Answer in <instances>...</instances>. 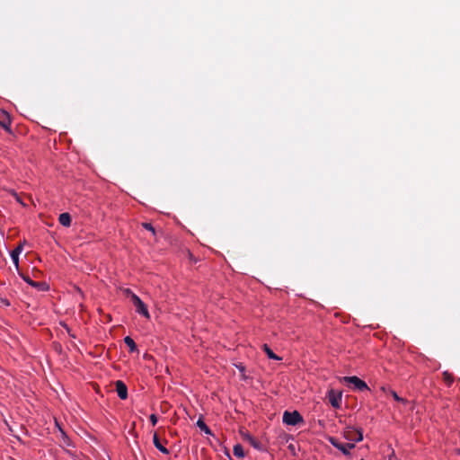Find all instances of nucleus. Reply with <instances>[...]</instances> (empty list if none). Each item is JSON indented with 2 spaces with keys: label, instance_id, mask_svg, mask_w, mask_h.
Instances as JSON below:
<instances>
[{
  "label": "nucleus",
  "instance_id": "2eb2a0df",
  "mask_svg": "<svg viewBox=\"0 0 460 460\" xmlns=\"http://www.w3.org/2000/svg\"><path fill=\"white\" fill-rule=\"evenodd\" d=\"M124 342L129 348L130 352H134V351L137 350V345L131 337H129V336L125 337Z\"/></svg>",
  "mask_w": 460,
  "mask_h": 460
},
{
  "label": "nucleus",
  "instance_id": "20e7f679",
  "mask_svg": "<svg viewBox=\"0 0 460 460\" xmlns=\"http://www.w3.org/2000/svg\"><path fill=\"white\" fill-rule=\"evenodd\" d=\"M343 382L347 385H353L354 388L358 391L368 390V386L363 380L358 376H344Z\"/></svg>",
  "mask_w": 460,
  "mask_h": 460
},
{
  "label": "nucleus",
  "instance_id": "9b49d317",
  "mask_svg": "<svg viewBox=\"0 0 460 460\" xmlns=\"http://www.w3.org/2000/svg\"><path fill=\"white\" fill-rule=\"evenodd\" d=\"M22 251V245H18L14 250L11 252V258L13 262L14 263L16 269L19 268V255Z\"/></svg>",
  "mask_w": 460,
  "mask_h": 460
},
{
  "label": "nucleus",
  "instance_id": "4be33fe9",
  "mask_svg": "<svg viewBox=\"0 0 460 460\" xmlns=\"http://www.w3.org/2000/svg\"><path fill=\"white\" fill-rule=\"evenodd\" d=\"M150 421L152 422L153 426H155L157 423V417L155 414L150 415Z\"/></svg>",
  "mask_w": 460,
  "mask_h": 460
},
{
  "label": "nucleus",
  "instance_id": "f03ea898",
  "mask_svg": "<svg viewBox=\"0 0 460 460\" xmlns=\"http://www.w3.org/2000/svg\"><path fill=\"white\" fill-rule=\"evenodd\" d=\"M344 438L349 441L359 442L363 439V431L353 426H347L344 431Z\"/></svg>",
  "mask_w": 460,
  "mask_h": 460
},
{
  "label": "nucleus",
  "instance_id": "6e6552de",
  "mask_svg": "<svg viewBox=\"0 0 460 460\" xmlns=\"http://www.w3.org/2000/svg\"><path fill=\"white\" fill-rule=\"evenodd\" d=\"M115 386H116V392L118 394V396L121 400L127 399L128 398V388H127V385L124 384V382L121 380H118L115 383Z\"/></svg>",
  "mask_w": 460,
  "mask_h": 460
},
{
  "label": "nucleus",
  "instance_id": "9d476101",
  "mask_svg": "<svg viewBox=\"0 0 460 460\" xmlns=\"http://www.w3.org/2000/svg\"><path fill=\"white\" fill-rule=\"evenodd\" d=\"M11 119L9 114L4 111H0V127L6 131H10Z\"/></svg>",
  "mask_w": 460,
  "mask_h": 460
},
{
  "label": "nucleus",
  "instance_id": "0eeeda50",
  "mask_svg": "<svg viewBox=\"0 0 460 460\" xmlns=\"http://www.w3.org/2000/svg\"><path fill=\"white\" fill-rule=\"evenodd\" d=\"M22 279L26 282L28 283L29 285H31V287L40 290V291H45L48 289V285L45 283V282H37V281H34L32 280L29 276L27 275H24V274H22L20 273Z\"/></svg>",
  "mask_w": 460,
  "mask_h": 460
},
{
  "label": "nucleus",
  "instance_id": "aec40b11",
  "mask_svg": "<svg viewBox=\"0 0 460 460\" xmlns=\"http://www.w3.org/2000/svg\"><path fill=\"white\" fill-rule=\"evenodd\" d=\"M391 394L392 396L394 397V400L398 401V402H405L404 399L401 398L397 394L396 392L394 391H391Z\"/></svg>",
  "mask_w": 460,
  "mask_h": 460
},
{
  "label": "nucleus",
  "instance_id": "f3484780",
  "mask_svg": "<svg viewBox=\"0 0 460 460\" xmlns=\"http://www.w3.org/2000/svg\"><path fill=\"white\" fill-rule=\"evenodd\" d=\"M197 426L206 434H211L210 429L206 425V423L203 421L201 418L198 420Z\"/></svg>",
  "mask_w": 460,
  "mask_h": 460
},
{
  "label": "nucleus",
  "instance_id": "6ab92c4d",
  "mask_svg": "<svg viewBox=\"0 0 460 460\" xmlns=\"http://www.w3.org/2000/svg\"><path fill=\"white\" fill-rule=\"evenodd\" d=\"M443 378L448 385L453 382V376L447 372L443 373Z\"/></svg>",
  "mask_w": 460,
  "mask_h": 460
},
{
  "label": "nucleus",
  "instance_id": "5701e85b",
  "mask_svg": "<svg viewBox=\"0 0 460 460\" xmlns=\"http://www.w3.org/2000/svg\"><path fill=\"white\" fill-rule=\"evenodd\" d=\"M64 326H65V328L66 329V331H67L68 334H69L72 338H75V334H73V333H72V332L70 331V329L68 328V326H67V325H66V324H65Z\"/></svg>",
  "mask_w": 460,
  "mask_h": 460
},
{
  "label": "nucleus",
  "instance_id": "7ed1b4c3",
  "mask_svg": "<svg viewBox=\"0 0 460 460\" xmlns=\"http://www.w3.org/2000/svg\"><path fill=\"white\" fill-rule=\"evenodd\" d=\"M132 303L136 308L137 313L143 315L146 319H150V314L146 304L137 295H132Z\"/></svg>",
  "mask_w": 460,
  "mask_h": 460
},
{
  "label": "nucleus",
  "instance_id": "dca6fc26",
  "mask_svg": "<svg viewBox=\"0 0 460 460\" xmlns=\"http://www.w3.org/2000/svg\"><path fill=\"white\" fill-rule=\"evenodd\" d=\"M234 455L238 458H243L244 456V451L243 447L240 444H236L233 449Z\"/></svg>",
  "mask_w": 460,
  "mask_h": 460
},
{
  "label": "nucleus",
  "instance_id": "423d86ee",
  "mask_svg": "<svg viewBox=\"0 0 460 460\" xmlns=\"http://www.w3.org/2000/svg\"><path fill=\"white\" fill-rule=\"evenodd\" d=\"M240 434L243 439L249 442L250 445L253 447L255 449L260 451H262L264 449L262 444L256 438H254L252 435H250L248 432L241 430Z\"/></svg>",
  "mask_w": 460,
  "mask_h": 460
},
{
  "label": "nucleus",
  "instance_id": "ddd939ff",
  "mask_svg": "<svg viewBox=\"0 0 460 460\" xmlns=\"http://www.w3.org/2000/svg\"><path fill=\"white\" fill-rule=\"evenodd\" d=\"M58 221L64 226H70L72 221L70 214L66 212L60 214Z\"/></svg>",
  "mask_w": 460,
  "mask_h": 460
},
{
  "label": "nucleus",
  "instance_id": "f8f14e48",
  "mask_svg": "<svg viewBox=\"0 0 460 460\" xmlns=\"http://www.w3.org/2000/svg\"><path fill=\"white\" fill-rule=\"evenodd\" d=\"M153 443L155 445V447L162 453L164 454H169V450L164 447L158 438V435L156 433L154 434L153 436Z\"/></svg>",
  "mask_w": 460,
  "mask_h": 460
},
{
  "label": "nucleus",
  "instance_id": "a211bd4d",
  "mask_svg": "<svg viewBox=\"0 0 460 460\" xmlns=\"http://www.w3.org/2000/svg\"><path fill=\"white\" fill-rule=\"evenodd\" d=\"M142 226L145 229L150 231L154 235H155V229L154 228L151 223L144 222L142 223Z\"/></svg>",
  "mask_w": 460,
  "mask_h": 460
},
{
  "label": "nucleus",
  "instance_id": "412c9836",
  "mask_svg": "<svg viewBox=\"0 0 460 460\" xmlns=\"http://www.w3.org/2000/svg\"><path fill=\"white\" fill-rule=\"evenodd\" d=\"M124 294L130 298V300L132 301V295H136L135 293H133L129 288H125L123 290Z\"/></svg>",
  "mask_w": 460,
  "mask_h": 460
},
{
  "label": "nucleus",
  "instance_id": "1a4fd4ad",
  "mask_svg": "<svg viewBox=\"0 0 460 460\" xmlns=\"http://www.w3.org/2000/svg\"><path fill=\"white\" fill-rule=\"evenodd\" d=\"M329 402L334 408H340L341 402V394H336L333 390H331L328 394Z\"/></svg>",
  "mask_w": 460,
  "mask_h": 460
},
{
  "label": "nucleus",
  "instance_id": "f257e3e1",
  "mask_svg": "<svg viewBox=\"0 0 460 460\" xmlns=\"http://www.w3.org/2000/svg\"><path fill=\"white\" fill-rule=\"evenodd\" d=\"M283 422L287 425L296 426L299 423H303L304 420L301 414L297 411H286L283 414Z\"/></svg>",
  "mask_w": 460,
  "mask_h": 460
},
{
  "label": "nucleus",
  "instance_id": "b1692460",
  "mask_svg": "<svg viewBox=\"0 0 460 460\" xmlns=\"http://www.w3.org/2000/svg\"><path fill=\"white\" fill-rule=\"evenodd\" d=\"M388 460H398L397 457L395 456L394 453L393 452L392 455L389 456V459Z\"/></svg>",
  "mask_w": 460,
  "mask_h": 460
},
{
  "label": "nucleus",
  "instance_id": "4468645a",
  "mask_svg": "<svg viewBox=\"0 0 460 460\" xmlns=\"http://www.w3.org/2000/svg\"><path fill=\"white\" fill-rule=\"evenodd\" d=\"M262 349L263 350L265 351V353L267 354V356L271 358V359H274V360H280L281 358L277 356L273 351L272 349L267 345V344H263L262 345Z\"/></svg>",
  "mask_w": 460,
  "mask_h": 460
},
{
  "label": "nucleus",
  "instance_id": "39448f33",
  "mask_svg": "<svg viewBox=\"0 0 460 460\" xmlns=\"http://www.w3.org/2000/svg\"><path fill=\"white\" fill-rule=\"evenodd\" d=\"M329 442L337 449L341 451L345 456L349 455L350 449L355 447V444L353 443H341L337 438L331 437L329 438Z\"/></svg>",
  "mask_w": 460,
  "mask_h": 460
}]
</instances>
